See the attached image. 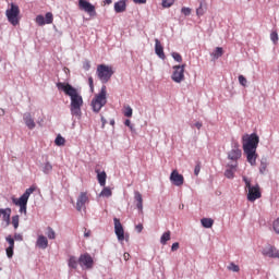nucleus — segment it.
<instances>
[{
    "mask_svg": "<svg viewBox=\"0 0 279 279\" xmlns=\"http://www.w3.org/2000/svg\"><path fill=\"white\" fill-rule=\"evenodd\" d=\"M57 87L61 90H64L65 95L71 98V114L73 117H82V107L84 106V99L82 95H80L77 88H74L71 84H64L63 82H59Z\"/></svg>",
    "mask_w": 279,
    "mask_h": 279,
    "instance_id": "1",
    "label": "nucleus"
},
{
    "mask_svg": "<svg viewBox=\"0 0 279 279\" xmlns=\"http://www.w3.org/2000/svg\"><path fill=\"white\" fill-rule=\"evenodd\" d=\"M259 143H260V138L256 133L244 134L242 136L243 151L246 156L247 162H250V165L252 166L256 165V160L258 158L257 148Z\"/></svg>",
    "mask_w": 279,
    "mask_h": 279,
    "instance_id": "2",
    "label": "nucleus"
},
{
    "mask_svg": "<svg viewBox=\"0 0 279 279\" xmlns=\"http://www.w3.org/2000/svg\"><path fill=\"white\" fill-rule=\"evenodd\" d=\"M231 147V150L228 153V159L231 160V162L227 165L226 175H234V173H236L239 160L243 154L239 141H232Z\"/></svg>",
    "mask_w": 279,
    "mask_h": 279,
    "instance_id": "3",
    "label": "nucleus"
},
{
    "mask_svg": "<svg viewBox=\"0 0 279 279\" xmlns=\"http://www.w3.org/2000/svg\"><path fill=\"white\" fill-rule=\"evenodd\" d=\"M243 181L245 183V191L247 192V199L248 202H256V199H260L263 197V193L260 191V184H252V180L244 177Z\"/></svg>",
    "mask_w": 279,
    "mask_h": 279,
    "instance_id": "4",
    "label": "nucleus"
},
{
    "mask_svg": "<svg viewBox=\"0 0 279 279\" xmlns=\"http://www.w3.org/2000/svg\"><path fill=\"white\" fill-rule=\"evenodd\" d=\"M34 191H36V186H29V189H26L21 197H12L13 204L20 207V213H24L26 215L28 199Z\"/></svg>",
    "mask_w": 279,
    "mask_h": 279,
    "instance_id": "5",
    "label": "nucleus"
},
{
    "mask_svg": "<svg viewBox=\"0 0 279 279\" xmlns=\"http://www.w3.org/2000/svg\"><path fill=\"white\" fill-rule=\"evenodd\" d=\"M107 104V86L100 88V93L96 95L92 101L94 112H100L101 108Z\"/></svg>",
    "mask_w": 279,
    "mask_h": 279,
    "instance_id": "6",
    "label": "nucleus"
},
{
    "mask_svg": "<svg viewBox=\"0 0 279 279\" xmlns=\"http://www.w3.org/2000/svg\"><path fill=\"white\" fill-rule=\"evenodd\" d=\"M96 73L98 75V78L104 83L107 84L109 80H111L114 71L112 66H108L107 64H98Z\"/></svg>",
    "mask_w": 279,
    "mask_h": 279,
    "instance_id": "7",
    "label": "nucleus"
},
{
    "mask_svg": "<svg viewBox=\"0 0 279 279\" xmlns=\"http://www.w3.org/2000/svg\"><path fill=\"white\" fill-rule=\"evenodd\" d=\"M7 19L11 25H19L20 23V8L14 3L11 4L10 10H7Z\"/></svg>",
    "mask_w": 279,
    "mask_h": 279,
    "instance_id": "8",
    "label": "nucleus"
},
{
    "mask_svg": "<svg viewBox=\"0 0 279 279\" xmlns=\"http://www.w3.org/2000/svg\"><path fill=\"white\" fill-rule=\"evenodd\" d=\"M185 66L186 64L175 65L173 66V72L171 75V80L177 84H181L185 80Z\"/></svg>",
    "mask_w": 279,
    "mask_h": 279,
    "instance_id": "9",
    "label": "nucleus"
},
{
    "mask_svg": "<svg viewBox=\"0 0 279 279\" xmlns=\"http://www.w3.org/2000/svg\"><path fill=\"white\" fill-rule=\"evenodd\" d=\"M78 263H80L81 267H83L85 269H93V267L95 265V260H94L92 254H89L88 252H85V254L80 255Z\"/></svg>",
    "mask_w": 279,
    "mask_h": 279,
    "instance_id": "10",
    "label": "nucleus"
},
{
    "mask_svg": "<svg viewBox=\"0 0 279 279\" xmlns=\"http://www.w3.org/2000/svg\"><path fill=\"white\" fill-rule=\"evenodd\" d=\"M78 8L83 12H86L89 14V16L95 17L97 16L96 8L93 5V3H89V1L86 0H78Z\"/></svg>",
    "mask_w": 279,
    "mask_h": 279,
    "instance_id": "11",
    "label": "nucleus"
},
{
    "mask_svg": "<svg viewBox=\"0 0 279 279\" xmlns=\"http://www.w3.org/2000/svg\"><path fill=\"white\" fill-rule=\"evenodd\" d=\"M113 223H114V232H116V235L118 238V241H124L125 239V231H124V228L120 221V219H118V217H114L113 218Z\"/></svg>",
    "mask_w": 279,
    "mask_h": 279,
    "instance_id": "12",
    "label": "nucleus"
},
{
    "mask_svg": "<svg viewBox=\"0 0 279 279\" xmlns=\"http://www.w3.org/2000/svg\"><path fill=\"white\" fill-rule=\"evenodd\" d=\"M264 256H269V258H279V250L276 245L268 244L262 250Z\"/></svg>",
    "mask_w": 279,
    "mask_h": 279,
    "instance_id": "13",
    "label": "nucleus"
},
{
    "mask_svg": "<svg viewBox=\"0 0 279 279\" xmlns=\"http://www.w3.org/2000/svg\"><path fill=\"white\" fill-rule=\"evenodd\" d=\"M88 201L89 198L87 193L82 192L77 197V203H76L77 210H82V208H85Z\"/></svg>",
    "mask_w": 279,
    "mask_h": 279,
    "instance_id": "14",
    "label": "nucleus"
},
{
    "mask_svg": "<svg viewBox=\"0 0 279 279\" xmlns=\"http://www.w3.org/2000/svg\"><path fill=\"white\" fill-rule=\"evenodd\" d=\"M155 53L161 60H166L165 49L158 38L155 39Z\"/></svg>",
    "mask_w": 279,
    "mask_h": 279,
    "instance_id": "15",
    "label": "nucleus"
},
{
    "mask_svg": "<svg viewBox=\"0 0 279 279\" xmlns=\"http://www.w3.org/2000/svg\"><path fill=\"white\" fill-rule=\"evenodd\" d=\"M49 245V241L45 234H38L37 241H36V246L39 247L40 250H46Z\"/></svg>",
    "mask_w": 279,
    "mask_h": 279,
    "instance_id": "16",
    "label": "nucleus"
},
{
    "mask_svg": "<svg viewBox=\"0 0 279 279\" xmlns=\"http://www.w3.org/2000/svg\"><path fill=\"white\" fill-rule=\"evenodd\" d=\"M25 125L29 129V130H34L36 128V123L31 114V112H25L23 116Z\"/></svg>",
    "mask_w": 279,
    "mask_h": 279,
    "instance_id": "17",
    "label": "nucleus"
},
{
    "mask_svg": "<svg viewBox=\"0 0 279 279\" xmlns=\"http://www.w3.org/2000/svg\"><path fill=\"white\" fill-rule=\"evenodd\" d=\"M126 8H128L126 0H121L114 3V10L118 14L122 12H126Z\"/></svg>",
    "mask_w": 279,
    "mask_h": 279,
    "instance_id": "18",
    "label": "nucleus"
},
{
    "mask_svg": "<svg viewBox=\"0 0 279 279\" xmlns=\"http://www.w3.org/2000/svg\"><path fill=\"white\" fill-rule=\"evenodd\" d=\"M170 181L175 186H181L182 184H184V175H170Z\"/></svg>",
    "mask_w": 279,
    "mask_h": 279,
    "instance_id": "19",
    "label": "nucleus"
},
{
    "mask_svg": "<svg viewBox=\"0 0 279 279\" xmlns=\"http://www.w3.org/2000/svg\"><path fill=\"white\" fill-rule=\"evenodd\" d=\"M135 201L137 202V208L141 213H143V195L140 193V191H135Z\"/></svg>",
    "mask_w": 279,
    "mask_h": 279,
    "instance_id": "20",
    "label": "nucleus"
},
{
    "mask_svg": "<svg viewBox=\"0 0 279 279\" xmlns=\"http://www.w3.org/2000/svg\"><path fill=\"white\" fill-rule=\"evenodd\" d=\"M201 223L204 228H213L215 221L209 217H204L203 219H201Z\"/></svg>",
    "mask_w": 279,
    "mask_h": 279,
    "instance_id": "21",
    "label": "nucleus"
},
{
    "mask_svg": "<svg viewBox=\"0 0 279 279\" xmlns=\"http://www.w3.org/2000/svg\"><path fill=\"white\" fill-rule=\"evenodd\" d=\"M171 239V232L170 230H168L167 232H163L160 236V243L162 245H166L168 243V241H170Z\"/></svg>",
    "mask_w": 279,
    "mask_h": 279,
    "instance_id": "22",
    "label": "nucleus"
},
{
    "mask_svg": "<svg viewBox=\"0 0 279 279\" xmlns=\"http://www.w3.org/2000/svg\"><path fill=\"white\" fill-rule=\"evenodd\" d=\"M225 51L222 49V47H216L215 51L211 53L213 58H215V60H218L219 58H221V56H223Z\"/></svg>",
    "mask_w": 279,
    "mask_h": 279,
    "instance_id": "23",
    "label": "nucleus"
},
{
    "mask_svg": "<svg viewBox=\"0 0 279 279\" xmlns=\"http://www.w3.org/2000/svg\"><path fill=\"white\" fill-rule=\"evenodd\" d=\"M267 167H268L267 158H262L260 165H259L260 173H266L267 172Z\"/></svg>",
    "mask_w": 279,
    "mask_h": 279,
    "instance_id": "24",
    "label": "nucleus"
},
{
    "mask_svg": "<svg viewBox=\"0 0 279 279\" xmlns=\"http://www.w3.org/2000/svg\"><path fill=\"white\" fill-rule=\"evenodd\" d=\"M69 267H72L73 269H77L78 260H77L76 256H70V258H69Z\"/></svg>",
    "mask_w": 279,
    "mask_h": 279,
    "instance_id": "25",
    "label": "nucleus"
},
{
    "mask_svg": "<svg viewBox=\"0 0 279 279\" xmlns=\"http://www.w3.org/2000/svg\"><path fill=\"white\" fill-rule=\"evenodd\" d=\"M5 241H7V242L9 243V245L11 246L12 254H14L15 241H14L12 234H9L8 236H5Z\"/></svg>",
    "mask_w": 279,
    "mask_h": 279,
    "instance_id": "26",
    "label": "nucleus"
},
{
    "mask_svg": "<svg viewBox=\"0 0 279 279\" xmlns=\"http://www.w3.org/2000/svg\"><path fill=\"white\" fill-rule=\"evenodd\" d=\"M100 195H102V197H111L112 191H111V189L109 186L105 185V187L100 192Z\"/></svg>",
    "mask_w": 279,
    "mask_h": 279,
    "instance_id": "27",
    "label": "nucleus"
},
{
    "mask_svg": "<svg viewBox=\"0 0 279 279\" xmlns=\"http://www.w3.org/2000/svg\"><path fill=\"white\" fill-rule=\"evenodd\" d=\"M12 226L14 227L15 230H17L20 226V215H13L12 217Z\"/></svg>",
    "mask_w": 279,
    "mask_h": 279,
    "instance_id": "28",
    "label": "nucleus"
},
{
    "mask_svg": "<svg viewBox=\"0 0 279 279\" xmlns=\"http://www.w3.org/2000/svg\"><path fill=\"white\" fill-rule=\"evenodd\" d=\"M54 144L58 145L59 147L65 145V138L61 136V134H58Z\"/></svg>",
    "mask_w": 279,
    "mask_h": 279,
    "instance_id": "29",
    "label": "nucleus"
},
{
    "mask_svg": "<svg viewBox=\"0 0 279 279\" xmlns=\"http://www.w3.org/2000/svg\"><path fill=\"white\" fill-rule=\"evenodd\" d=\"M47 230H48L47 232L48 239H56L57 234L53 228H51V226H48Z\"/></svg>",
    "mask_w": 279,
    "mask_h": 279,
    "instance_id": "30",
    "label": "nucleus"
},
{
    "mask_svg": "<svg viewBox=\"0 0 279 279\" xmlns=\"http://www.w3.org/2000/svg\"><path fill=\"white\" fill-rule=\"evenodd\" d=\"M124 117H133V108L131 106H124Z\"/></svg>",
    "mask_w": 279,
    "mask_h": 279,
    "instance_id": "31",
    "label": "nucleus"
},
{
    "mask_svg": "<svg viewBox=\"0 0 279 279\" xmlns=\"http://www.w3.org/2000/svg\"><path fill=\"white\" fill-rule=\"evenodd\" d=\"M228 269L230 270V271H240V267H239V265H236L235 263H230L229 265H228Z\"/></svg>",
    "mask_w": 279,
    "mask_h": 279,
    "instance_id": "32",
    "label": "nucleus"
},
{
    "mask_svg": "<svg viewBox=\"0 0 279 279\" xmlns=\"http://www.w3.org/2000/svg\"><path fill=\"white\" fill-rule=\"evenodd\" d=\"M175 0H162V8H171Z\"/></svg>",
    "mask_w": 279,
    "mask_h": 279,
    "instance_id": "33",
    "label": "nucleus"
},
{
    "mask_svg": "<svg viewBox=\"0 0 279 279\" xmlns=\"http://www.w3.org/2000/svg\"><path fill=\"white\" fill-rule=\"evenodd\" d=\"M46 23H47V25H50L51 23H53V14L51 12H47Z\"/></svg>",
    "mask_w": 279,
    "mask_h": 279,
    "instance_id": "34",
    "label": "nucleus"
},
{
    "mask_svg": "<svg viewBox=\"0 0 279 279\" xmlns=\"http://www.w3.org/2000/svg\"><path fill=\"white\" fill-rule=\"evenodd\" d=\"M270 39L272 40V43L275 45H277L278 40H279V36H278V32H271L270 34Z\"/></svg>",
    "mask_w": 279,
    "mask_h": 279,
    "instance_id": "35",
    "label": "nucleus"
},
{
    "mask_svg": "<svg viewBox=\"0 0 279 279\" xmlns=\"http://www.w3.org/2000/svg\"><path fill=\"white\" fill-rule=\"evenodd\" d=\"M172 58H173V60H175L177 62H183V58H182L181 53L173 52V53H172Z\"/></svg>",
    "mask_w": 279,
    "mask_h": 279,
    "instance_id": "36",
    "label": "nucleus"
},
{
    "mask_svg": "<svg viewBox=\"0 0 279 279\" xmlns=\"http://www.w3.org/2000/svg\"><path fill=\"white\" fill-rule=\"evenodd\" d=\"M107 175H98V182L100 186H106Z\"/></svg>",
    "mask_w": 279,
    "mask_h": 279,
    "instance_id": "37",
    "label": "nucleus"
},
{
    "mask_svg": "<svg viewBox=\"0 0 279 279\" xmlns=\"http://www.w3.org/2000/svg\"><path fill=\"white\" fill-rule=\"evenodd\" d=\"M196 14H197V16H204L205 10H204V8H203V3H201V4H199V8H197Z\"/></svg>",
    "mask_w": 279,
    "mask_h": 279,
    "instance_id": "38",
    "label": "nucleus"
},
{
    "mask_svg": "<svg viewBox=\"0 0 279 279\" xmlns=\"http://www.w3.org/2000/svg\"><path fill=\"white\" fill-rule=\"evenodd\" d=\"M239 83L242 85V86H247V80L244 75H239Z\"/></svg>",
    "mask_w": 279,
    "mask_h": 279,
    "instance_id": "39",
    "label": "nucleus"
},
{
    "mask_svg": "<svg viewBox=\"0 0 279 279\" xmlns=\"http://www.w3.org/2000/svg\"><path fill=\"white\" fill-rule=\"evenodd\" d=\"M272 227L275 232H277V234H279V217L277 219H275V221L272 222Z\"/></svg>",
    "mask_w": 279,
    "mask_h": 279,
    "instance_id": "40",
    "label": "nucleus"
},
{
    "mask_svg": "<svg viewBox=\"0 0 279 279\" xmlns=\"http://www.w3.org/2000/svg\"><path fill=\"white\" fill-rule=\"evenodd\" d=\"M181 12L184 16H190L192 14L191 8H182Z\"/></svg>",
    "mask_w": 279,
    "mask_h": 279,
    "instance_id": "41",
    "label": "nucleus"
},
{
    "mask_svg": "<svg viewBox=\"0 0 279 279\" xmlns=\"http://www.w3.org/2000/svg\"><path fill=\"white\" fill-rule=\"evenodd\" d=\"M36 23H37L38 25H45V23H46L45 17H44L43 15H38V16L36 17Z\"/></svg>",
    "mask_w": 279,
    "mask_h": 279,
    "instance_id": "42",
    "label": "nucleus"
},
{
    "mask_svg": "<svg viewBox=\"0 0 279 279\" xmlns=\"http://www.w3.org/2000/svg\"><path fill=\"white\" fill-rule=\"evenodd\" d=\"M83 69H84L85 71H89V69H92V64H90L89 60H85V61L83 62Z\"/></svg>",
    "mask_w": 279,
    "mask_h": 279,
    "instance_id": "43",
    "label": "nucleus"
},
{
    "mask_svg": "<svg viewBox=\"0 0 279 279\" xmlns=\"http://www.w3.org/2000/svg\"><path fill=\"white\" fill-rule=\"evenodd\" d=\"M124 125H126L128 128H130L131 132H133V130H134V125H132V123H131V120H130V119H126V120L124 121Z\"/></svg>",
    "mask_w": 279,
    "mask_h": 279,
    "instance_id": "44",
    "label": "nucleus"
},
{
    "mask_svg": "<svg viewBox=\"0 0 279 279\" xmlns=\"http://www.w3.org/2000/svg\"><path fill=\"white\" fill-rule=\"evenodd\" d=\"M7 256H8L9 258H12V256H13V251H12V247H11L10 244H9V246L7 247Z\"/></svg>",
    "mask_w": 279,
    "mask_h": 279,
    "instance_id": "45",
    "label": "nucleus"
},
{
    "mask_svg": "<svg viewBox=\"0 0 279 279\" xmlns=\"http://www.w3.org/2000/svg\"><path fill=\"white\" fill-rule=\"evenodd\" d=\"M88 84H89V86H90V90H92V93H94V90H95V86H94L93 77H88Z\"/></svg>",
    "mask_w": 279,
    "mask_h": 279,
    "instance_id": "46",
    "label": "nucleus"
},
{
    "mask_svg": "<svg viewBox=\"0 0 279 279\" xmlns=\"http://www.w3.org/2000/svg\"><path fill=\"white\" fill-rule=\"evenodd\" d=\"M14 239L15 241H23V234H21L20 232H15Z\"/></svg>",
    "mask_w": 279,
    "mask_h": 279,
    "instance_id": "47",
    "label": "nucleus"
},
{
    "mask_svg": "<svg viewBox=\"0 0 279 279\" xmlns=\"http://www.w3.org/2000/svg\"><path fill=\"white\" fill-rule=\"evenodd\" d=\"M179 247H180V243H178V242L172 243V245H171L172 252H175L177 250H179Z\"/></svg>",
    "mask_w": 279,
    "mask_h": 279,
    "instance_id": "48",
    "label": "nucleus"
},
{
    "mask_svg": "<svg viewBox=\"0 0 279 279\" xmlns=\"http://www.w3.org/2000/svg\"><path fill=\"white\" fill-rule=\"evenodd\" d=\"M135 229L137 230V232H142L144 230L143 223H137V226H135Z\"/></svg>",
    "mask_w": 279,
    "mask_h": 279,
    "instance_id": "49",
    "label": "nucleus"
},
{
    "mask_svg": "<svg viewBox=\"0 0 279 279\" xmlns=\"http://www.w3.org/2000/svg\"><path fill=\"white\" fill-rule=\"evenodd\" d=\"M133 3L142 5V4L147 3V0H133Z\"/></svg>",
    "mask_w": 279,
    "mask_h": 279,
    "instance_id": "50",
    "label": "nucleus"
},
{
    "mask_svg": "<svg viewBox=\"0 0 279 279\" xmlns=\"http://www.w3.org/2000/svg\"><path fill=\"white\" fill-rule=\"evenodd\" d=\"M194 173L195 175H198V173H201V165L195 166Z\"/></svg>",
    "mask_w": 279,
    "mask_h": 279,
    "instance_id": "51",
    "label": "nucleus"
},
{
    "mask_svg": "<svg viewBox=\"0 0 279 279\" xmlns=\"http://www.w3.org/2000/svg\"><path fill=\"white\" fill-rule=\"evenodd\" d=\"M123 257H124V260H130V258H131L130 252H124Z\"/></svg>",
    "mask_w": 279,
    "mask_h": 279,
    "instance_id": "52",
    "label": "nucleus"
},
{
    "mask_svg": "<svg viewBox=\"0 0 279 279\" xmlns=\"http://www.w3.org/2000/svg\"><path fill=\"white\" fill-rule=\"evenodd\" d=\"M195 128H197V130H201L203 128V123H201V121H197L195 123Z\"/></svg>",
    "mask_w": 279,
    "mask_h": 279,
    "instance_id": "53",
    "label": "nucleus"
},
{
    "mask_svg": "<svg viewBox=\"0 0 279 279\" xmlns=\"http://www.w3.org/2000/svg\"><path fill=\"white\" fill-rule=\"evenodd\" d=\"M45 169L47 171H50L52 169V165H50V162H47L46 166H45Z\"/></svg>",
    "mask_w": 279,
    "mask_h": 279,
    "instance_id": "54",
    "label": "nucleus"
},
{
    "mask_svg": "<svg viewBox=\"0 0 279 279\" xmlns=\"http://www.w3.org/2000/svg\"><path fill=\"white\" fill-rule=\"evenodd\" d=\"M102 128H106L107 119L105 117H101Z\"/></svg>",
    "mask_w": 279,
    "mask_h": 279,
    "instance_id": "55",
    "label": "nucleus"
},
{
    "mask_svg": "<svg viewBox=\"0 0 279 279\" xmlns=\"http://www.w3.org/2000/svg\"><path fill=\"white\" fill-rule=\"evenodd\" d=\"M90 234H92L90 230L87 231V230L85 229L84 235H85V236H90Z\"/></svg>",
    "mask_w": 279,
    "mask_h": 279,
    "instance_id": "56",
    "label": "nucleus"
},
{
    "mask_svg": "<svg viewBox=\"0 0 279 279\" xmlns=\"http://www.w3.org/2000/svg\"><path fill=\"white\" fill-rule=\"evenodd\" d=\"M179 171L177 169H174L173 171H171V175H179Z\"/></svg>",
    "mask_w": 279,
    "mask_h": 279,
    "instance_id": "57",
    "label": "nucleus"
},
{
    "mask_svg": "<svg viewBox=\"0 0 279 279\" xmlns=\"http://www.w3.org/2000/svg\"><path fill=\"white\" fill-rule=\"evenodd\" d=\"M96 173L98 174V175H106V171H96Z\"/></svg>",
    "mask_w": 279,
    "mask_h": 279,
    "instance_id": "58",
    "label": "nucleus"
},
{
    "mask_svg": "<svg viewBox=\"0 0 279 279\" xmlns=\"http://www.w3.org/2000/svg\"><path fill=\"white\" fill-rule=\"evenodd\" d=\"M112 0H105V5H111Z\"/></svg>",
    "mask_w": 279,
    "mask_h": 279,
    "instance_id": "59",
    "label": "nucleus"
},
{
    "mask_svg": "<svg viewBox=\"0 0 279 279\" xmlns=\"http://www.w3.org/2000/svg\"><path fill=\"white\" fill-rule=\"evenodd\" d=\"M110 125H112V126H114V125H116V121H114V119H111V121H110Z\"/></svg>",
    "mask_w": 279,
    "mask_h": 279,
    "instance_id": "60",
    "label": "nucleus"
},
{
    "mask_svg": "<svg viewBox=\"0 0 279 279\" xmlns=\"http://www.w3.org/2000/svg\"><path fill=\"white\" fill-rule=\"evenodd\" d=\"M5 114V110H0V116L3 117Z\"/></svg>",
    "mask_w": 279,
    "mask_h": 279,
    "instance_id": "61",
    "label": "nucleus"
},
{
    "mask_svg": "<svg viewBox=\"0 0 279 279\" xmlns=\"http://www.w3.org/2000/svg\"><path fill=\"white\" fill-rule=\"evenodd\" d=\"M109 279H114V278H109Z\"/></svg>",
    "mask_w": 279,
    "mask_h": 279,
    "instance_id": "62",
    "label": "nucleus"
}]
</instances>
